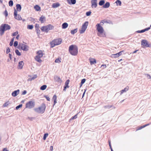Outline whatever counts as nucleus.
Segmentation results:
<instances>
[{
	"label": "nucleus",
	"mask_w": 151,
	"mask_h": 151,
	"mask_svg": "<svg viewBox=\"0 0 151 151\" xmlns=\"http://www.w3.org/2000/svg\"><path fill=\"white\" fill-rule=\"evenodd\" d=\"M77 32L76 29H75L74 30H71V33L73 35Z\"/></svg>",
	"instance_id": "nucleus-40"
},
{
	"label": "nucleus",
	"mask_w": 151,
	"mask_h": 151,
	"mask_svg": "<svg viewBox=\"0 0 151 151\" xmlns=\"http://www.w3.org/2000/svg\"><path fill=\"white\" fill-rule=\"evenodd\" d=\"M45 97L46 99L48 101H50V98L49 97L47 96H45Z\"/></svg>",
	"instance_id": "nucleus-53"
},
{
	"label": "nucleus",
	"mask_w": 151,
	"mask_h": 151,
	"mask_svg": "<svg viewBox=\"0 0 151 151\" xmlns=\"http://www.w3.org/2000/svg\"><path fill=\"white\" fill-rule=\"evenodd\" d=\"M9 5L10 6H12L13 5V1H10L9 2Z\"/></svg>",
	"instance_id": "nucleus-42"
},
{
	"label": "nucleus",
	"mask_w": 151,
	"mask_h": 151,
	"mask_svg": "<svg viewBox=\"0 0 151 151\" xmlns=\"http://www.w3.org/2000/svg\"><path fill=\"white\" fill-rule=\"evenodd\" d=\"M111 57L112 58H118L119 56L118 55L117 53L111 55Z\"/></svg>",
	"instance_id": "nucleus-30"
},
{
	"label": "nucleus",
	"mask_w": 151,
	"mask_h": 151,
	"mask_svg": "<svg viewBox=\"0 0 151 151\" xmlns=\"http://www.w3.org/2000/svg\"><path fill=\"white\" fill-rule=\"evenodd\" d=\"M4 14H5L6 17H7L8 16V12L6 10H5V11Z\"/></svg>",
	"instance_id": "nucleus-54"
},
{
	"label": "nucleus",
	"mask_w": 151,
	"mask_h": 151,
	"mask_svg": "<svg viewBox=\"0 0 151 151\" xmlns=\"http://www.w3.org/2000/svg\"><path fill=\"white\" fill-rule=\"evenodd\" d=\"M147 77H148V78H151V76L149 74H147Z\"/></svg>",
	"instance_id": "nucleus-60"
},
{
	"label": "nucleus",
	"mask_w": 151,
	"mask_h": 151,
	"mask_svg": "<svg viewBox=\"0 0 151 151\" xmlns=\"http://www.w3.org/2000/svg\"><path fill=\"white\" fill-rule=\"evenodd\" d=\"M24 65V63L23 61H21L19 63L18 67L19 69H21L22 68Z\"/></svg>",
	"instance_id": "nucleus-20"
},
{
	"label": "nucleus",
	"mask_w": 151,
	"mask_h": 151,
	"mask_svg": "<svg viewBox=\"0 0 151 151\" xmlns=\"http://www.w3.org/2000/svg\"><path fill=\"white\" fill-rule=\"evenodd\" d=\"M55 79H56V81H58L59 82H61L62 81L61 79L58 77H56L55 78Z\"/></svg>",
	"instance_id": "nucleus-39"
},
{
	"label": "nucleus",
	"mask_w": 151,
	"mask_h": 151,
	"mask_svg": "<svg viewBox=\"0 0 151 151\" xmlns=\"http://www.w3.org/2000/svg\"><path fill=\"white\" fill-rule=\"evenodd\" d=\"M14 37L11 40V41L9 43V45L10 46H12L13 44V43L14 40Z\"/></svg>",
	"instance_id": "nucleus-35"
},
{
	"label": "nucleus",
	"mask_w": 151,
	"mask_h": 151,
	"mask_svg": "<svg viewBox=\"0 0 151 151\" xmlns=\"http://www.w3.org/2000/svg\"><path fill=\"white\" fill-rule=\"evenodd\" d=\"M129 89V87L127 86L125 87L124 89L121 90L120 91V94L122 95L123 93L126 92V91H127Z\"/></svg>",
	"instance_id": "nucleus-21"
},
{
	"label": "nucleus",
	"mask_w": 151,
	"mask_h": 151,
	"mask_svg": "<svg viewBox=\"0 0 151 151\" xmlns=\"http://www.w3.org/2000/svg\"><path fill=\"white\" fill-rule=\"evenodd\" d=\"M88 22H86L81 27V29L79 30V32L80 34L83 33L86 30L88 25Z\"/></svg>",
	"instance_id": "nucleus-7"
},
{
	"label": "nucleus",
	"mask_w": 151,
	"mask_h": 151,
	"mask_svg": "<svg viewBox=\"0 0 151 151\" xmlns=\"http://www.w3.org/2000/svg\"><path fill=\"white\" fill-rule=\"evenodd\" d=\"M60 6V4L58 3H54L53 4L52 6L53 8H56Z\"/></svg>",
	"instance_id": "nucleus-22"
},
{
	"label": "nucleus",
	"mask_w": 151,
	"mask_h": 151,
	"mask_svg": "<svg viewBox=\"0 0 151 151\" xmlns=\"http://www.w3.org/2000/svg\"><path fill=\"white\" fill-rule=\"evenodd\" d=\"M9 103H8V101L4 103L3 105V106L4 107H7L9 105Z\"/></svg>",
	"instance_id": "nucleus-38"
},
{
	"label": "nucleus",
	"mask_w": 151,
	"mask_h": 151,
	"mask_svg": "<svg viewBox=\"0 0 151 151\" xmlns=\"http://www.w3.org/2000/svg\"><path fill=\"white\" fill-rule=\"evenodd\" d=\"M141 45L143 48L150 47V45L148 43L147 41L145 40H143L142 41Z\"/></svg>",
	"instance_id": "nucleus-9"
},
{
	"label": "nucleus",
	"mask_w": 151,
	"mask_h": 151,
	"mask_svg": "<svg viewBox=\"0 0 151 151\" xmlns=\"http://www.w3.org/2000/svg\"><path fill=\"white\" fill-rule=\"evenodd\" d=\"M26 91H24L22 93L23 94H25L26 93Z\"/></svg>",
	"instance_id": "nucleus-61"
},
{
	"label": "nucleus",
	"mask_w": 151,
	"mask_h": 151,
	"mask_svg": "<svg viewBox=\"0 0 151 151\" xmlns=\"http://www.w3.org/2000/svg\"><path fill=\"white\" fill-rule=\"evenodd\" d=\"M62 42V40L60 39H58L52 40L50 43V46L53 47L56 45L60 44Z\"/></svg>",
	"instance_id": "nucleus-6"
},
{
	"label": "nucleus",
	"mask_w": 151,
	"mask_h": 151,
	"mask_svg": "<svg viewBox=\"0 0 151 151\" xmlns=\"http://www.w3.org/2000/svg\"><path fill=\"white\" fill-rule=\"evenodd\" d=\"M35 106V102L33 101H29L26 104V108L31 109L34 107Z\"/></svg>",
	"instance_id": "nucleus-8"
},
{
	"label": "nucleus",
	"mask_w": 151,
	"mask_h": 151,
	"mask_svg": "<svg viewBox=\"0 0 151 151\" xmlns=\"http://www.w3.org/2000/svg\"><path fill=\"white\" fill-rule=\"evenodd\" d=\"M33 28V25H29L27 26V28L28 29H32Z\"/></svg>",
	"instance_id": "nucleus-31"
},
{
	"label": "nucleus",
	"mask_w": 151,
	"mask_h": 151,
	"mask_svg": "<svg viewBox=\"0 0 151 151\" xmlns=\"http://www.w3.org/2000/svg\"><path fill=\"white\" fill-rule=\"evenodd\" d=\"M22 104L19 105V106H17L16 107V109H18L19 108L21 107H22Z\"/></svg>",
	"instance_id": "nucleus-51"
},
{
	"label": "nucleus",
	"mask_w": 151,
	"mask_h": 151,
	"mask_svg": "<svg viewBox=\"0 0 151 151\" xmlns=\"http://www.w3.org/2000/svg\"><path fill=\"white\" fill-rule=\"evenodd\" d=\"M115 3H116L117 5H119V6L121 5V2L120 0H117L116 1Z\"/></svg>",
	"instance_id": "nucleus-33"
},
{
	"label": "nucleus",
	"mask_w": 151,
	"mask_h": 151,
	"mask_svg": "<svg viewBox=\"0 0 151 151\" xmlns=\"http://www.w3.org/2000/svg\"><path fill=\"white\" fill-rule=\"evenodd\" d=\"M89 60L90 61V63L91 65H92L96 63V60L95 59L90 58L89 59Z\"/></svg>",
	"instance_id": "nucleus-15"
},
{
	"label": "nucleus",
	"mask_w": 151,
	"mask_h": 151,
	"mask_svg": "<svg viewBox=\"0 0 151 151\" xmlns=\"http://www.w3.org/2000/svg\"><path fill=\"white\" fill-rule=\"evenodd\" d=\"M69 51L72 55H76L78 53V48L76 45H71L69 47Z\"/></svg>",
	"instance_id": "nucleus-2"
},
{
	"label": "nucleus",
	"mask_w": 151,
	"mask_h": 151,
	"mask_svg": "<svg viewBox=\"0 0 151 151\" xmlns=\"http://www.w3.org/2000/svg\"><path fill=\"white\" fill-rule=\"evenodd\" d=\"M52 99L54 100V105L57 103V96L56 95H54L53 96Z\"/></svg>",
	"instance_id": "nucleus-23"
},
{
	"label": "nucleus",
	"mask_w": 151,
	"mask_h": 151,
	"mask_svg": "<svg viewBox=\"0 0 151 151\" xmlns=\"http://www.w3.org/2000/svg\"><path fill=\"white\" fill-rule=\"evenodd\" d=\"M35 29H39L40 26H39V25L38 24H37V23L35 24Z\"/></svg>",
	"instance_id": "nucleus-44"
},
{
	"label": "nucleus",
	"mask_w": 151,
	"mask_h": 151,
	"mask_svg": "<svg viewBox=\"0 0 151 151\" xmlns=\"http://www.w3.org/2000/svg\"><path fill=\"white\" fill-rule=\"evenodd\" d=\"M9 57L10 58L11 60V59H12V55H11V54H10V53H9Z\"/></svg>",
	"instance_id": "nucleus-57"
},
{
	"label": "nucleus",
	"mask_w": 151,
	"mask_h": 151,
	"mask_svg": "<svg viewBox=\"0 0 151 151\" xmlns=\"http://www.w3.org/2000/svg\"><path fill=\"white\" fill-rule=\"evenodd\" d=\"M91 12H88L86 13V15L87 16H89L91 15Z\"/></svg>",
	"instance_id": "nucleus-49"
},
{
	"label": "nucleus",
	"mask_w": 151,
	"mask_h": 151,
	"mask_svg": "<svg viewBox=\"0 0 151 151\" xmlns=\"http://www.w3.org/2000/svg\"><path fill=\"white\" fill-rule=\"evenodd\" d=\"M137 51H138V50H135V51H134V52H133V53L134 54V53H135Z\"/></svg>",
	"instance_id": "nucleus-62"
},
{
	"label": "nucleus",
	"mask_w": 151,
	"mask_h": 151,
	"mask_svg": "<svg viewBox=\"0 0 151 151\" xmlns=\"http://www.w3.org/2000/svg\"><path fill=\"white\" fill-rule=\"evenodd\" d=\"M68 3L70 4H74L76 2V0H66Z\"/></svg>",
	"instance_id": "nucleus-17"
},
{
	"label": "nucleus",
	"mask_w": 151,
	"mask_h": 151,
	"mask_svg": "<svg viewBox=\"0 0 151 151\" xmlns=\"http://www.w3.org/2000/svg\"><path fill=\"white\" fill-rule=\"evenodd\" d=\"M19 35L18 34L17 35V36L16 37V38L18 40L19 39Z\"/></svg>",
	"instance_id": "nucleus-59"
},
{
	"label": "nucleus",
	"mask_w": 151,
	"mask_h": 151,
	"mask_svg": "<svg viewBox=\"0 0 151 151\" xmlns=\"http://www.w3.org/2000/svg\"><path fill=\"white\" fill-rule=\"evenodd\" d=\"M17 9V11L20 12L21 9V5L19 4H17L16 5Z\"/></svg>",
	"instance_id": "nucleus-28"
},
{
	"label": "nucleus",
	"mask_w": 151,
	"mask_h": 151,
	"mask_svg": "<svg viewBox=\"0 0 151 151\" xmlns=\"http://www.w3.org/2000/svg\"><path fill=\"white\" fill-rule=\"evenodd\" d=\"M101 67H103L104 68H105L106 67V65H102L101 66Z\"/></svg>",
	"instance_id": "nucleus-56"
},
{
	"label": "nucleus",
	"mask_w": 151,
	"mask_h": 151,
	"mask_svg": "<svg viewBox=\"0 0 151 151\" xmlns=\"http://www.w3.org/2000/svg\"><path fill=\"white\" fill-rule=\"evenodd\" d=\"M109 146L111 149H112V148H111V146L110 142V141H109Z\"/></svg>",
	"instance_id": "nucleus-58"
},
{
	"label": "nucleus",
	"mask_w": 151,
	"mask_h": 151,
	"mask_svg": "<svg viewBox=\"0 0 151 151\" xmlns=\"http://www.w3.org/2000/svg\"><path fill=\"white\" fill-rule=\"evenodd\" d=\"M37 55L35 57V59L36 61L39 63H41L42 60L41 59L44 54L43 51L42 50H39L36 52Z\"/></svg>",
	"instance_id": "nucleus-3"
},
{
	"label": "nucleus",
	"mask_w": 151,
	"mask_h": 151,
	"mask_svg": "<svg viewBox=\"0 0 151 151\" xmlns=\"http://www.w3.org/2000/svg\"><path fill=\"white\" fill-rule=\"evenodd\" d=\"M47 87L46 85H43L40 87V89L42 90H44L46 89Z\"/></svg>",
	"instance_id": "nucleus-29"
},
{
	"label": "nucleus",
	"mask_w": 151,
	"mask_h": 151,
	"mask_svg": "<svg viewBox=\"0 0 151 151\" xmlns=\"http://www.w3.org/2000/svg\"><path fill=\"white\" fill-rule=\"evenodd\" d=\"M122 60V59H121L120 60H118V62H119Z\"/></svg>",
	"instance_id": "nucleus-63"
},
{
	"label": "nucleus",
	"mask_w": 151,
	"mask_h": 151,
	"mask_svg": "<svg viewBox=\"0 0 151 151\" xmlns=\"http://www.w3.org/2000/svg\"><path fill=\"white\" fill-rule=\"evenodd\" d=\"M150 125V124H145V125H143L142 126H141V127H138L137 129V130H140L142 129L143 128L145 127H146L149 125Z\"/></svg>",
	"instance_id": "nucleus-27"
},
{
	"label": "nucleus",
	"mask_w": 151,
	"mask_h": 151,
	"mask_svg": "<svg viewBox=\"0 0 151 151\" xmlns=\"http://www.w3.org/2000/svg\"><path fill=\"white\" fill-rule=\"evenodd\" d=\"M14 18L18 20H20L22 19V18L21 16L19 14H17V11L15 9L14 12Z\"/></svg>",
	"instance_id": "nucleus-12"
},
{
	"label": "nucleus",
	"mask_w": 151,
	"mask_h": 151,
	"mask_svg": "<svg viewBox=\"0 0 151 151\" xmlns=\"http://www.w3.org/2000/svg\"><path fill=\"white\" fill-rule=\"evenodd\" d=\"M123 52V51H120L119 52L117 53L118 55H119V56L121 55L122 54V52Z\"/></svg>",
	"instance_id": "nucleus-52"
},
{
	"label": "nucleus",
	"mask_w": 151,
	"mask_h": 151,
	"mask_svg": "<svg viewBox=\"0 0 151 151\" xmlns=\"http://www.w3.org/2000/svg\"><path fill=\"white\" fill-rule=\"evenodd\" d=\"M19 47L22 50L25 51H27L28 50V47L25 44H19Z\"/></svg>",
	"instance_id": "nucleus-10"
},
{
	"label": "nucleus",
	"mask_w": 151,
	"mask_h": 151,
	"mask_svg": "<svg viewBox=\"0 0 151 151\" xmlns=\"http://www.w3.org/2000/svg\"><path fill=\"white\" fill-rule=\"evenodd\" d=\"M15 52L16 54L19 56H20L21 55V53L19 52L18 50H16L15 51Z\"/></svg>",
	"instance_id": "nucleus-36"
},
{
	"label": "nucleus",
	"mask_w": 151,
	"mask_h": 151,
	"mask_svg": "<svg viewBox=\"0 0 151 151\" xmlns=\"http://www.w3.org/2000/svg\"><path fill=\"white\" fill-rule=\"evenodd\" d=\"M105 3L104 1V0H101L99 3V5L100 6L103 5Z\"/></svg>",
	"instance_id": "nucleus-34"
},
{
	"label": "nucleus",
	"mask_w": 151,
	"mask_h": 151,
	"mask_svg": "<svg viewBox=\"0 0 151 151\" xmlns=\"http://www.w3.org/2000/svg\"><path fill=\"white\" fill-rule=\"evenodd\" d=\"M37 77V76L36 75H35L33 77H32L31 78H30V80L32 81V80H34L35 78H36Z\"/></svg>",
	"instance_id": "nucleus-46"
},
{
	"label": "nucleus",
	"mask_w": 151,
	"mask_h": 151,
	"mask_svg": "<svg viewBox=\"0 0 151 151\" xmlns=\"http://www.w3.org/2000/svg\"><path fill=\"white\" fill-rule=\"evenodd\" d=\"M111 151H113L112 149H111Z\"/></svg>",
	"instance_id": "nucleus-64"
},
{
	"label": "nucleus",
	"mask_w": 151,
	"mask_h": 151,
	"mask_svg": "<svg viewBox=\"0 0 151 151\" xmlns=\"http://www.w3.org/2000/svg\"><path fill=\"white\" fill-rule=\"evenodd\" d=\"M34 8L36 10V11H40L41 10L40 7L37 5H36L34 7Z\"/></svg>",
	"instance_id": "nucleus-24"
},
{
	"label": "nucleus",
	"mask_w": 151,
	"mask_h": 151,
	"mask_svg": "<svg viewBox=\"0 0 151 151\" xmlns=\"http://www.w3.org/2000/svg\"><path fill=\"white\" fill-rule=\"evenodd\" d=\"M48 133H45L44 134L43 139L44 140H45L46 139L47 137L48 136Z\"/></svg>",
	"instance_id": "nucleus-41"
},
{
	"label": "nucleus",
	"mask_w": 151,
	"mask_h": 151,
	"mask_svg": "<svg viewBox=\"0 0 151 151\" xmlns=\"http://www.w3.org/2000/svg\"><path fill=\"white\" fill-rule=\"evenodd\" d=\"M36 31V32L37 33L38 35H39L40 33V31L39 29H35Z\"/></svg>",
	"instance_id": "nucleus-45"
},
{
	"label": "nucleus",
	"mask_w": 151,
	"mask_h": 151,
	"mask_svg": "<svg viewBox=\"0 0 151 151\" xmlns=\"http://www.w3.org/2000/svg\"><path fill=\"white\" fill-rule=\"evenodd\" d=\"M19 90H18L15 91L12 93V95L13 96H17L19 93Z\"/></svg>",
	"instance_id": "nucleus-19"
},
{
	"label": "nucleus",
	"mask_w": 151,
	"mask_h": 151,
	"mask_svg": "<svg viewBox=\"0 0 151 151\" xmlns=\"http://www.w3.org/2000/svg\"><path fill=\"white\" fill-rule=\"evenodd\" d=\"M150 29V27H148L146 28H145V29L142 30H138L137 31V32L138 33H143L144 32L146 31H147L148 30Z\"/></svg>",
	"instance_id": "nucleus-18"
},
{
	"label": "nucleus",
	"mask_w": 151,
	"mask_h": 151,
	"mask_svg": "<svg viewBox=\"0 0 151 151\" xmlns=\"http://www.w3.org/2000/svg\"><path fill=\"white\" fill-rule=\"evenodd\" d=\"M61 58H58L55 60V62L56 63H60L61 62Z\"/></svg>",
	"instance_id": "nucleus-32"
},
{
	"label": "nucleus",
	"mask_w": 151,
	"mask_h": 151,
	"mask_svg": "<svg viewBox=\"0 0 151 151\" xmlns=\"http://www.w3.org/2000/svg\"><path fill=\"white\" fill-rule=\"evenodd\" d=\"M110 6V3L109 2H107L106 4L103 5V7L105 8H106L109 7Z\"/></svg>",
	"instance_id": "nucleus-26"
},
{
	"label": "nucleus",
	"mask_w": 151,
	"mask_h": 151,
	"mask_svg": "<svg viewBox=\"0 0 151 151\" xmlns=\"http://www.w3.org/2000/svg\"><path fill=\"white\" fill-rule=\"evenodd\" d=\"M86 80L85 79H83L81 80V86L85 82Z\"/></svg>",
	"instance_id": "nucleus-43"
},
{
	"label": "nucleus",
	"mask_w": 151,
	"mask_h": 151,
	"mask_svg": "<svg viewBox=\"0 0 151 151\" xmlns=\"http://www.w3.org/2000/svg\"><path fill=\"white\" fill-rule=\"evenodd\" d=\"M53 149V147L52 146H51L50 147V151H52Z\"/></svg>",
	"instance_id": "nucleus-55"
},
{
	"label": "nucleus",
	"mask_w": 151,
	"mask_h": 151,
	"mask_svg": "<svg viewBox=\"0 0 151 151\" xmlns=\"http://www.w3.org/2000/svg\"><path fill=\"white\" fill-rule=\"evenodd\" d=\"M53 26L51 24L43 26L41 28V30L42 32L47 33L50 30H52L54 28Z\"/></svg>",
	"instance_id": "nucleus-5"
},
{
	"label": "nucleus",
	"mask_w": 151,
	"mask_h": 151,
	"mask_svg": "<svg viewBox=\"0 0 151 151\" xmlns=\"http://www.w3.org/2000/svg\"><path fill=\"white\" fill-rule=\"evenodd\" d=\"M70 81L69 80H67L65 82V85L63 89L64 91H65L67 88H68L69 86H68V84L69 83Z\"/></svg>",
	"instance_id": "nucleus-14"
},
{
	"label": "nucleus",
	"mask_w": 151,
	"mask_h": 151,
	"mask_svg": "<svg viewBox=\"0 0 151 151\" xmlns=\"http://www.w3.org/2000/svg\"><path fill=\"white\" fill-rule=\"evenodd\" d=\"M18 44V42L17 41H15L14 42V46L15 47H16L17 46Z\"/></svg>",
	"instance_id": "nucleus-48"
},
{
	"label": "nucleus",
	"mask_w": 151,
	"mask_h": 151,
	"mask_svg": "<svg viewBox=\"0 0 151 151\" xmlns=\"http://www.w3.org/2000/svg\"><path fill=\"white\" fill-rule=\"evenodd\" d=\"M11 29L10 26L7 24H2L0 27V34L2 35L5 31L9 30Z\"/></svg>",
	"instance_id": "nucleus-4"
},
{
	"label": "nucleus",
	"mask_w": 151,
	"mask_h": 151,
	"mask_svg": "<svg viewBox=\"0 0 151 151\" xmlns=\"http://www.w3.org/2000/svg\"><path fill=\"white\" fill-rule=\"evenodd\" d=\"M45 20V17L43 15L40 17L39 19V21H40L41 23H44Z\"/></svg>",
	"instance_id": "nucleus-16"
},
{
	"label": "nucleus",
	"mask_w": 151,
	"mask_h": 151,
	"mask_svg": "<svg viewBox=\"0 0 151 151\" xmlns=\"http://www.w3.org/2000/svg\"><path fill=\"white\" fill-rule=\"evenodd\" d=\"M108 23L107 20L104 19L101 21L99 24H97L96 25V29L97 30V35L100 37H106L105 33L104 32V30L101 25H103L104 23Z\"/></svg>",
	"instance_id": "nucleus-1"
},
{
	"label": "nucleus",
	"mask_w": 151,
	"mask_h": 151,
	"mask_svg": "<svg viewBox=\"0 0 151 151\" xmlns=\"http://www.w3.org/2000/svg\"><path fill=\"white\" fill-rule=\"evenodd\" d=\"M10 49L9 48V47H7V48L6 49V53H9V52H10Z\"/></svg>",
	"instance_id": "nucleus-50"
},
{
	"label": "nucleus",
	"mask_w": 151,
	"mask_h": 151,
	"mask_svg": "<svg viewBox=\"0 0 151 151\" xmlns=\"http://www.w3.org/2000/svg\"><path fill=\"white\" fill-rule=\"evenodd\" d=\"M68 26V24L67 23L65 22L63 23L62 25V28L63 29H65Z\"/></svg>",
	"instance_id": "nucleus-25"
},
{
	"label": "nucleus",
	"mask_w": 151,
	"mask_h": 151,
	"mask_svg": "<svg viewBox=\"0 0 151 151\" xmlns=\"http://www.w3.org/2000/svg\"><path fill=\"white\" fill-rule=\"evenodd\" d=\"M77 114L75 115L74 116L72 117L71 118V119H70V122L71 121V120H72L76 119V118H77Z\"/></svg>",
	"instance_id": "nucleus-37"
},
{
	"label": "nucleus",
	"mask_w": 151,
	"mask_h": 151,
	"mask_svg": "<svg viewBox=\"0 0 151 151\" xmlns=\"http://www.w3.org/2000/svg\"><path fill=\"white\" fill-rule=\"evenodd\" d=\"M91 7L92 8H95L97 6V0H91Z\"/></svg>",
	"instance_id": "nucleus-13"
},
{
	"label": "nucleus",
	"mask_w": 151,
	"mask_h": 151,
	"mask_svg": "<svg viewBox=\"0 0 151 151\" xmlns=\"http://www.w3.org/2000/svg\"><path fill=\"white\" fill-rule=\"evenodd\" d=\"M18 32H15L13 33L12 34V36H15L18 35Z\"/></svg>",
	"instance_id": "nucleus-47"
},
{
	"label": "nucleus",
	"mask_w": 151,
	"mask_h": 151,
	"mask_svg": "<svg viewBox=\"0 0 151 151\" xmlns=\"http://www.w3.org/2000/svg\"><path fill=\"white\" fill-rule=\"evenodd\" d=\"M45 105H42L36 109V110L39 112L43 113L45 111Z\"/></svg>",
	"instance_id": "nucleus-11"
}]
</instances>
